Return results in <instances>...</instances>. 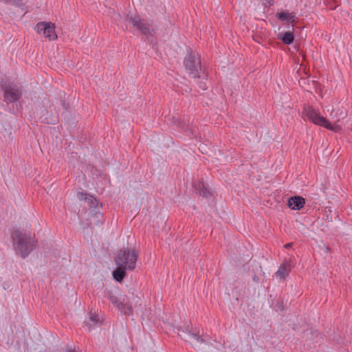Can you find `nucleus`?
<instances>
[{"instance_id": "10", "label": "nucleus", "mask_w": 352, "mask_h": 352, "mask_svg": "<svg viewBox=\"0 0 352 352\" xmlns=\"http://www.w3.org/2000/svg\"><path fill=\"white\" fill-rule=\"evenodd\" d=\"M276 18L281 21H285L288 24L294 23L296 21L295 14L287 11L278 12L276 14Z\"/></svg>"}, {"instance_id": "19", "label": "nucleus", "mask_w": 352, "mask_h": 352, "mask_svg": "<svg viewBox=\"0 0 352 352\" xmlns=\"http://www.w3.org/2000/svg\"><path fill=\"white\" fill-rule=\"evenodd\" d=\"M292 246V243H287L284 245L285 248L286 249H289Z\"/></svg>"}, {"instance_id": "17", "label": "nucleus", "mask_w": 352, "mask_h": 352, "mask_svg": "<svg viewBox=\"0 0 352 352\" xmlns=\"http://www.w3.org/2000/svg\"><path fill=\"white\" fill-rule=\"evenodd\" d=\"M89 320L94 322V324H98L100 322V318L96 313L90 312L89 314Z\"/></svg>"}, {"instance_id": "14", "label": "nucleus", "mask_w": 352, "mask_h": 352, "mask_svg": "<svg viewBox=\"0 0 352 352\" xmlns=\"http://www.w3.org/2000/svg\"><path fill=\"white\" fill-rule=\"evenodd\" d=\"M280 39L285 44L289 45L294 41V35L289 31L286 32L281 36Z\"/></svg>"}, {"instance_id": "5", "label": "nucleus", "mask_w": 352, "mask_h": 352, "mask_svg": "<svg viewBox=\"0 0 352 352\" xmlns=\"http://www.w3.org/2000/svg\"><path fill=\"white\" fill-rule=\"evenodd\" d=\"M36 29L38 33H43L50 41H54L57 38L54 23L45 22L38 23Z\"/></svg>"}, {"instance_id": "2", "label": "nucleus", "mask_w": 352, "mask_h": 352, "mask_svg": "<svg viewBox=\"0 0 352 352\" xmlns=\"http://www.w3.org/2000/svg\"><path fill=\"white\" fill-rule=\"evenodd\" d=\"M302 117L305 120H309L314 124L324 127L334 132L341 130V126L336 124H331L326 118L320 116L318 111L312 107H305L302 111Z\"/></svg>"}, {"instance_id": "7", "label": "nucleus", "mask_w": 352, "mask_h": 352, "mask_svg": "<svg viewBox=\"0 0 352 352\" xmlns=\"http://www.w3.org/2000/svg\"><path fill=\"white\" fill-rule=\"evenodd\" d=\"M21 96V91L14 85H9L5 87L4 98L7 102H12L17 100Z\"/></svg>"}, {"instance_id": "20", "label": "nucleus", "mask_w": 352, "mask_h": 352, "mask_svg": "<svg viewBox=\"0 0 352 352\" xmlns=\"http://www.w3.org/2000/svg\"><path fill=\"white\" fill-rule=\"evenodd\" d=\"M117 16H118V19H117V18H115V21H118V22H120V16L119 14H118V15H117Z\"/></svg>"}, {"instance_id": "8", "label": "nucleus", "mask_w": 352, "mask_h": 352, "mask_svg": "<svg viewBox=\"0 0 352 352\" xmlns=\"http://www.w3.org/2000/svg\"><path fill=\"white\" fill-rule=\"evenodd\" d=\"M109 300L112 304L124 314L130 316L133 314V308L130 305L120 302L118 299L113 296H111Z\"/></svg>"}, {"instance_id": "3", "label": "nucleus", "mask_w": 352, "mask_h": 352, "mask_svg": "<svg viewBox=\"0 0 352 352\" xmlns=\"http://www.w3.org/2000/svg\"><path fill=\"white\" fill-rule=\"evenodd\" d=\"M186 69L189 75L194 78H204L205 73L202 70L200 57L195 52H190L184 61Z\"/></svg>"}, {"instance_id": "6", "label": "nucleus", "mask_w": 352, "mask_h": 352, "mask_svg": "<svg viewBox=\"0 0 352 352\" xmlns=\"http://www.w3.org/2000/svg\"><path fill=\"white\" fill-rule=\"evenodd\" d=\"M129 22L133 27H135L142 34L149 35L152 34L153 30L151 29V25L141 19L139 16H131Z\"/></svg>"}, {"instance_id": "13", "label": "nucleus", "mask_w": 352, "mask_h": 352, "mask_svg": "<svg viewBox=\"0 0 352 352\" xmlns=\"http://www.w3.org/2000/svg\"><path fill=\"white\" fill-rule=\"evenodd\" d=\"M117 266L118 267L113 272V276L116 280L121 282L126 276V273L124 272L126 269L120 265Z\"/></svg>"}, {"instance_id": "15", "label": "nucleus", "mask_w": 352, "mask_h": 352, "mask_svg": "<svg viewBox=\"0 0 352 352\" xmlns=\"http://www.w3.org/2000/svg\"><path fill=\"white\" fill-rule=\"evenodd\" d=\"M78 196L80 199H85L91 203L92 204H94L95 202H97L96 199L94 198L93 196L85 192H80L78 193Z\"/></svg>"}, {"instance_id": "1", "label": "nucleus", "mask_w": 352, "mask_h": 352, "mask_svg": "<svg viewBox=\"0 0 352 352\" xmlns=\"http://www.w3.org/2000/svg\"><path fill=\"white\" fill-rule=\"evenodd\" d=\"M13 246L16 252L25 258L34 247V240L21 230H15L12 234Z\"/></svg>"}, {"instance_id": "18", "label": "nucleus", "mask_w": 352, "mask_h": 352, "mask_svg": "<svg viewBox=\"0 0 352 352\" xmlns=\"http://www.w3.org/2000/svg\"><path fill=\"white\" fill-rule=\"evenodd\" d=\"M199 86L203 90H206L207 89V86L204 82H200Z\"/></svg>"}, {"instance_id": "4", "label": "nucleus", "mask_w": 352, "mask_h": 352, "mask_svg": "<svg viewBox=\"0 0 352 352\" xmlns=\"http://www.w3.org/2000/svg\"><path fill=\"white\" fill-rule=\"evenodd\" d=\"M138 253L134 250H120L116 258L117 265L122 266L126 270H133L136 267Z\"/></svg>"}, {"instance_id": "16", "label": "nucleus", "mask_w": 352, "mask_h": 352, "mask_svg": "<svg viewBox=\"0 0 352 352\" xmlns=\"http://www.w3.org/2000/svg\"><path fill=\"white\" fill-rule=\"evenodd\" d=\"M195 187L199 190L200 194L204 197H207L209 194V190L205 186L203 182H199V186L195 185Z\"/></svg>"}, {"instance_id": "9", "label": "nucleus", "mask_w": 352, "mask_h": 352, "mask_svg": "<svg viewBox=\"0 0 352 352\" xmlns=\"http://www.w3.org/2000/svg\"><path fill=\"white\" fill-rule=\"evenodd\" d=\"M305 204V199L300 196L290 197L287 201L289 208L294 210H300L304 207Z\"/></svg>"}, {"instance_id": "11", "label": "nucleus", "mask_w": 352, "mask_h": 352, "mask_svg": "<svg viewBox=\"0 0 352 352\" xmlns=\"http://www.w3.org/2000/svg\"><path fill=\"white\" fill-rule=\"evenodd\" d=\"M291 271V265L289 262H284L280 265L276 275L282 280H285Z\"/></svg>"}, {"instance_id": "12", "label": "nucleus", "mask_w": 352, "mask_h": 352, "mask_svg": "<svg viewBox=\"0 0 352 352\" xmlns=\"http://www.w3.org/2000/svg\"><path fill=\"white\" fill-rule=\"evenodd\" d=\"M182 332L187 335V337L186 336H182L180 335V336L185 340H187L188 339H193L199 343H203L204 342V339L200 336L197 333H192L188 329H186V331L182 330Z\"/></svg>"}]
</instances>
